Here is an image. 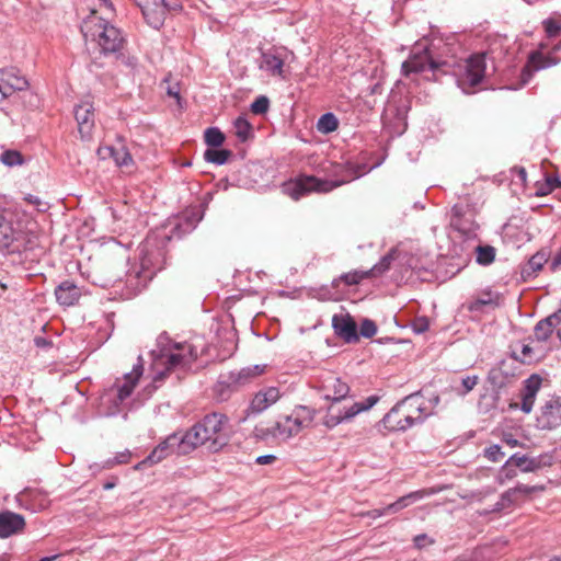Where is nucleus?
<instances>
[{
	"instance_id": "obj_1",
	"label": "nucleus",
	"mask_w": 561,
	"mask_h": 561,
	"mask_svg": "<svg viewBox=\"0 0 561 561\" xmlns=\"http://www.w3.org/2000/svg\"><path fill=\"white\" fill-rule=\"evenodd\" d=\"M228 417L221 413L207 414L193 425L184 435H181L182 451L191 453L196 447L207 445L208 449L216 453L229 442L227 431Z\"/></svg>"
},
{
	"instance_id": "obj_2",
	"label": "nucleus",
	"mask_w": 561,
	"mask_h": 561,
	"mask_svg": "<svg viewBox=\"0 0 561 561\" xmlns=\"http://www.w3.org/2000/svg\"><path fill=\"white\" fill-rule=\"evenodd\" d=\"M430 414L425 399L416 392L398 402L381 422L389 431H407L423 423Z\"/></svg>"
},
{
	"instance_id": "obj_3",
	"label": "nucleus",
	"mask_w": 561,
	"mask_h": 561,
	"mask_svg": "<svg viewBox=\"0 0 561 561\" xmlns=\"http://www.w3.org/2000/svg\"><path fill=\"white\" fill-rule=\"evenodd\" d=\"M81 33L87 42H94L104 54L117 53L123 48L125 38L116 26L92 11L81 24Z\"/></svg>"
},
{
	"instance_id": "obj_4",
	"label": "nucleus",
	"mask_w": 561,
	"mask_h": 561,
	"mask_svg": "<svg viewBox=\"0 0 561 561\" xmlns=\"http://www.w3.org/2000/svg\"><path fill=\"white\" fill-rule=\"evenodd\" d=\"M312 411L307 407L299 405L290 415L280 416L272 426H255L254 436L263 440L272 438L286 442L298 435L305 426L312 422Z\"/></svg>"
},
{
	"instance_id": "obj_5",
	"label": "nucleus",
	"mask_w": 561,
	"mask_h": 561,
	"mask_svg": "<svg viewBox=\"0 0 561 561\" xmlns=\"http://www.w3.org/2000/svg\"><path fill=\"white\" fill-rule=\"evenodd\" d=\"M379 398L370 396L363 402H347L346 399L339 402H331L323 417V425L333 428L339 424L352 421L360 412L373 408Z\"/></svg>"
},
{
	"instance_id": "obj_6",
	"label": "nucleus",
	"mask_w": 561,
	"mask_h": 561,
	"mask_svg": "<svg viewBox=\"0 0 561 561\" xmlns=\"http://www.w3.org/2000/svg\"><path fill=\"white\" fill-rule=\"evenodd\" d=\"M266 365H253L230 371L228 375H221L220 380L215 387L217 398L221 401L227 400L233 389L251 382L256 377L264 374Z\"/></svg>"
},
{
	"instance_id": "obj_7",
	"label": "nucleus",
	"mask_w": 561,
	"mask_h": 561,
	"mask_svg": "<svg viewBox=\"0 0 561 561\" xmlns=\"http://www.w3.org/2000/svg\"><path fill=\"white\" fill-rule=\"evenodd\" d=\"M345 181L321 180L313 175H301L296 181L284 184L283 191L298 201L308 193H328L344 184Z\"/></svg>"
},
{
	"instance_id": "obj_8",
	"label": "nucleus",
	"mask_w": 561,
	"mask_h": 561,
	"mask_svg": "<svg viewBox=\"0 0 561 561\" xmlns=\"http://www.w3.org/2000/svg\"><path fill=\"white\" fill-rule=\"evenodd\" d=\"M485 75V55L476 54L470 56L457 76L458 87L467 94L473 92V88L480 84Z\"/></svg>"
},
{
	"instance_id": "obj_9",
	"label": "nucleus",
	"mask_w": 561,
	"mask_h": 561,
	"mask_svg": "<svg viewBox=\"0 0 561 561\" xmlns=\"http://www.w3.org/2000/svg\"><path fill=\"white\" fill-rule=\"evenodd\" d=\"M445 65V61L434 58L427 46L416 45L409 59L402 64L401 70L403 76L409 77L411 73H422L427 70L436 71Z\"/></svg>"
},
{
	"instance_id": "obj_10",
	"label": "nucleus",
	"mask_w": 561,
	"mask_h": 561,
	"mask_svg": "<svg viewBox=\"0 0 561 561\" xmlns=\"http://www.w3.org/2000/svg\"><path fill=\"white\" fill-rule=\"evenodd\" d=\"M519 377V367L514 359H503L492 367L488 374V383L501 393H506Z\"/></svg>"
},
{
	"instance_id": "obj_11",
	"label": "nucleus",
	"mask_w": 561,
	"mask_h": 561,
	"mask_svg": "<svg viewBox=\"0 0 561 561\" xmlns=\"http://www.w3.org/2000/svg\"><path fill=\"white\" fill-rule=\"evenodd\" d=\"M197 356V351L193 345L188 343L175 344L173 350L164 356L165 360L163 364L165 365V370L157 373L153 380H162L170 370L191 366V364L196 360Z\"/></svg>"
},
{
	"instance_id": "obj_12",
	"label": "nucleus",
	"mask_w": 561,
	"mask_h": 561,
	"mask_svg": "<svg viewBox=\"0 0 561 561\" xmlns=\"http://www.w3.org/2000/svg\"><path fill=\"white\" fill-rule=\"evenodd\" d=\"M197 356V351L193 345L188 343L175 344L173 350L164 356L165 360L163 364L165 365V370L157 373L153 380H162L170 370L191 366V364L196 360Z\"/></svg>"
},
{
	"instance_id": "obj_13",
	"label": "nucleus",
	"mask_w": 561,
	"mask_h": 561,
	"mask_svg": "<svg viewBox=\"0 0 561 561\" xmlns=\"http://www.w3.org/2000/svg\"><path fill=\"white\" fill-rule=\"evenodd\" d=\"M476 206L469 202L468 197H465L451 207L450 224L461 232H470L476 226Z\"/></svg>"
},
{
	"instance_id": "obj_14",
	"label": "nucleus",
	"mask_w": 561,
	"mask_h": 561,
	"mask_svg": "<svg viewBox=\"0 0 561 561\" xmlns=\"http://www.w3.org/2000/svg\"><path fill=\"white\" fill-rule=\"evenodd\" d=\"M176 453L178 455H186L187 453L182 451V439L180 435L172 434L165 438L161 444H159L150 455L145 458L141 462H139L135 468L139 469L142 466H151L160 462L168 455Z\"/></svg>"
},
{
	"instance_id": "obj_15",
	"label": "nucleus",
	"mask_w": 561,
	"mask_h": 561,
	"mask_svg": "<svg viewBox=\"0 0 561 561\" xmlns=\"http://www.w3.org/2000/svg\"><path fill=\"white\" fill-rule=\"evenodd\" d=\"M536 426L540 430H553L561 426V400H548L540 409L536 419Z\"/></svg>"
},
{
	"instance_id": "obj_16",
	"label": "nucleus",
	"mask_w": 561,
	"mask_h": 561,
	"mask_svg": "<svg viewBox=\"0 0 561 561\" xmlns=\"http://www.w3.org/2000/svg\"><path fill=\"white\" fill-rule=\"evenodd\" d=\"M332 328L334 333L346 343H355L359 339L357 324L350 313L333 314Z\"/></svg>"
},
{
	"instance_id": "obj_17",
	"label": "nucleus",
	"mask_w": 561,
	"mask_h": 561,
	"mask_svg": "<svg viewBox=\"0 0 561 561\" xmlns=\"http://www.w3.org/2000/svg\"><path fill=\"white\" fill-rule=\"evenodd\" d=\"M27 85V80L13 70L0 69V103L16 91L25 90Z\"/></svg>"
},
{
	"instance_id": "obj_18",
	"label": "nucleus",
	"mask_w": 561,
	"mask_h": 561,
	"mask_svg": "<svg viewBox=\"0 0 561 561\" xmlns=\"http://www.w3.org/2000/svg\"><path fill=\"white\" fill-rule=\"evenodd\" d=\"M75 118L82 139H90L94 128V107L90 101H83L75 107Z\"/></svg>"
},
{
	"instance_id": "obj_19",
	"label": "nucleus",
	"mask_w": 561,
	"mask_h": 561,
	"mask_svg": "<svg viewBox=\"0 0 561 561\" xmlns=\"http://www.w3.org/2000/svg\"><path fill=\"white\" fill-rule=\"evenodd\" d=\"M280 398V392L277 387H267L265 389L260 390L253 397L250 402V405L247 409V415L250 414H260L266 409H268L272 404L276 403Z\"/></svg>"
},
{
	"instance_id": "obj_20",
	"label": "nucleus",
	"mask_w": 561,
	"mask_h": 561,
	"mask_svg": "<svg viewBox=\"0 0 561 561\" xmlns=\"http://www.w3.org/2000/svg\"><path fill=\"white\" fill-rule=\"evenodd\" d=\"M169 7L165 0H153L152 3L141 7L146 22L156 30L163 25Z\"/></svg>"
},
{
	"instance_id": "obj_21",
	"label": "nucleus",
	"mask_w": 561,
	"mask_h": 561,
	"mask_svg": "<svg viewBox=\"0 0 561 561\" xmlns=\"http://www.w3.org/2000/svg\"><path fill=\"white\" fill-rule=\"evenodd\" d=\"M25 519L21 514L3 511L0 513V538H9L23 531Z\"/></svg>"
},
{
	"instance_id": "obj_22",
	"label": "nucleus",
	"mask_w": 561,
	"mask_h": 561,
	"mask_svg": "<svg viewBox=\"0 0 561 561\" xmlns=\"http://www.w3.org/2000/svg\"><path fill=\"white\" fill-rule=\"evenodd\" d=\"M144 373V365L142 359L139 356L138 357V364H136L133 368V370L125 375L124 381L122 383L115 385L116 391H117V401L122 403L124 400H126L134 391V388L136 387L140 376Z\"/></svg>"
},
{
	"instance_id": "obj_23",
	"label": "nucleus",
	"mask_w": 561,
	"mask_h": 561,
	"mask_svg": "<svg viewBox=\"0 0 561 561\" xmlns=\"http://www.w3.org/2000/svg\"><path fill=\"white\" fill-rule=\"evenodd\" d=\"M546 458V456L528 457L526 455L514 454L505 462L504 469H507L508 466H515L523 472H535L549 465V462L545 461Z\"/></svg>"
},
{
	"instance_id": "obj_24",
	"label": "nucleus",
	"mask_w": 561,
	"mask_h": 561,
	"mask_svg": "<svg viewBox=\"0 0 561 561\" xmlns=\"http://www.w3.org/2000/svg\"><path fill=\"white\" fill-rule=\"evenodd\" d=\"M541 387V378L538 375H531L524 382V388L522 390V404L520 410L528 414L531 412L536 396Z\"/></svg>"
},
{
	"instance_id": "obj_25",
	"label": "nucleus",
	"mask_w": 561,
	"mask_h": 561,
	"mask_svg": "<svg viewBox=\"0 0 561 561\" xmlns=\"http://www.w3.org/2000/svg\"><path fill=\"white\" fill-rule=\"evenodd\" d=\"M18 232L13 227V214L0 209V250L8 249L16 239Z\"/></svg>"
},
{
	"instance_id": "obj_26",
	"label": "nucleus",
	"mask_w": 561,
	"mask_h": 561,
	"mask_svg": "<svg viewBox=\"0 0 561 561\" xmlns=\"http://www.w3.org/2000/svg\"><path fill=\"white\" fill-rule=\"evenodd\" d=\"M57 301L62 306H73L81 297L80 288L71 280L61 282L55 289Z\"/></svg>"
},
{
	"instance_id": "obj_27",
	"label": "nucleus",
	"mask_w": 561,
	"mask_h": 561,
	"mask_svg": "<svg viewBox=\"0 0 561 561\" xmlns=\"http://www.w3.org/2000/svg\"><path fill=\"white\" fill-rule=\"evenodd\" d=\"M324 389L328 390L325 399L331 402H339L346 399L350 393V386L339 377L331 376L325 380Z\"/></svg>"
},
{
	"instance_id": "obj_28",
	"label": "nucleus",
	"mask_w": 561,
	"mask_h": 561,
	"mask_svg": "<svg viewBox=\"0 0 561 561\" xmlns=\"http://www.w3.org/2000/svg\"><path fill=\"white\" fill-rule=\"evenodd\" d=\"M259 67L271 76L285 77L283 70L284 59L273 51L262 53Z\"/></svg>"
},
{
	"instance_id": "obj_29",
	"label": "nucleus",
	"mask_w": 561,
	"mask_h": 561,
	"mask_svg": "<svg viewBox=\"0 0 561 561\" xmlns=\"http://www.w3.org/2000/svg\"><path fill=\"white\" fill-rule=\"evenodd\" d=\"M561 319V312H554L553 314L540 320L535 327V336L537 341L545 342L547 341L552 332L554 331V327H558V321Z\"/></svg>"
},
{
	"instance_id": "obj_30",
	"label": "nucleus",
	"mask_w": 561,
	"mask_h": 561,
	"mask_svg": "<svg viewBox=\"0 0 561 561\" xmlns=\"http://www.w3.org/2000/svg\"><path fill=\"white\" fill-rule=\"evenodd\" d=\"M503 393L493 388H486L485 392L481 394L478 401V409L480 413L486 414L500 407L501 397Z\"/></svg>"
},
{
	"instance_id": "obj_31",
	"label": "nucleus",
	"mask_w": 561,
	"mask_h": 561,
	"mask_svg": "<svg viewBox=\"0 0 561 561\" xmlns=\"http://www.w3.org/2000/svg\"><path fill=\"white\" fill-rule=\"evenodd\" d=\"M152 245H153V238L151 236H149L146 239V242L144 243L142 249H141V253H142L141 265L146 270H148L150 267L160 270L161 261L159 259L162 257L163 254L161 252H159L158 257H153V253L151 252Z\"/></svg>"
},
{
	"instance_id": "obj_32",
	"label": "nucleus",
	"mask_w": 561,
	"mask_h": 561,
	"mask_svg": "<svg viewBox=\"0 0 561 561\" xmlns=\"http://www.w3.org/2000/svg\"><path fill=\"white\" fill-rule=\"evenodd\" d=\"M231 154L232 152L228 149H217L213 147L204 152V159L216 165H222L228 161Z\"/></svg>"
},
{
	"instance_id": "obj_33",
	"label": "nucleus",
	"mask_w": 561,
	"mask_h": 561,
	"mask_svg": "<svg viewBox=\"0 0 561 561\" xmlns=\"http://www.w3.org/2000/svg\"><path fill=\"white\" fill-rule=\"evenodd\" d=\"M365 278H369L367 271H353L341 275L339 279H334L332 285L337 287V283L341 280L347 286H353L359 284Z\"/></svg>"
},
{
	"instance_id": "obj_34",
	"label": "nucleus",
	"mask_w": 561,
	"mask_h": 561,
	"mask_svg": "<svg viewBox=\"0 0 561 561\" xmlns=\"http://www.w3.org/2000/svg\"><path fill=\"white\" fill-rule=\"evenodd\" d=\"M337 126L339 121L333 113L323 114L317 123V129L322 134H330L334 131Z\"/></svg>"
},
{
	"instance_id": "obj_35",
	"label": "nucleus",
	"mask_w": 561,
	"mask_h": 561,
	"mask_svg": "<svg viewBox=\"0 0 561 561\" xmlns=\"http://www.w3.org/2000/svg\"><path fill=\"white\" fill-rule=\"evenodd\" d=\"M394 253L396 251L389 252L377 264L368 270L367 272L369 277H376L387 272L390 268L392 261L394 260Z\"/></svg>"
},
{
	"instance_id": "obj_36",
	"label": "nucleus",
	"mask_w": 561,
	"mask_h": 561,
	"mask_svg": "<svg viewBox=\"0 0 561 561\" xmlns=\"http://www.w3.org/2000/svg\"><path fill=\"white\" fill-rule=\"evenodd\" d=\"M479 382V377L477 375L472 376H466L461 378V382L459 386H453V390L457 396L465 397L468 394L471 390L474 389V387Z\"/></svg>"
},
{
	"instance_id": "obj_37",
	"label": "nucleus",
	"mask_w": 561,
	"mask_h": 561,
	"mask_svg": "<svg viewBox=\"0 0 561 561\" xmlns=\"http://www.w3.org/2000/svg\"><path fill=\"white\" fill-rule=\"evenodd\" d=\"M234 134L241 141H247L252 136V127L250 123L244 118L239 116L234 121Z\"/></svg>"
},
{
	"instance_id": "obj_38",
	"label": "nucleus",
	"mask_w": 561,
	"mask_h": 561,
	"mask_svg": "<svg viewBox=\"0 0 561 561\" xmlns=\"http://www.w3.org/2000/svg\"><path fill=\"white\" fill-rule=\"evenodd\" d=\"M205 142L209 147L218 148L225 141V135L217 127H209L204 133Z\"/></svg>"
},
{
	"instance_id": "obj_39",
	"label": "nucleus",
	"mask_w": 561,
	"mask_h": 561,
	"mask_svg": "<svg viewBox=\"0 0 561 561\" xmlns=\"http://www.w3.org/2000/svg\"><path fill=\"white\" fill-rule=\"evenodd\" d=\"M495 260V249L492 245H479L477 248V263L489 265Z\"/></svg>"
},
{
	"instance_id": "obj_40",
	"label": "nucleus",
	"mask_w": 561,
	"mask_h": 561,
	"mask_svg": "<svg viewBox=\"0 0 561 561\" xmlns=\"http://www.w3.org/2000/svg\"><path fill=\"white\" fill-rule=\"evenodd\" d=\"M0 161L8 167L22 165L24 159L18 150H4L0 156Z\"/></svg>"
},
{
	"instance_id": "obj_41",
	"label": "nucleus",
	"mask_w": 561,
	"mask_h": 561,
	"mask_svg": "<svg viewBox=\"0 0 561 561\" xmlns=\"http://www.w3.org/2000/svg\"><path fill=\"white\" fill-rule=\"evenodd\" d=\"M511 359H514L515 364L519 362L522 364L530 365L536 360V356L534 355V350L529 345L523 344L520 353L517 354L516 352H513V357Z\"/></svg>"
},
{
	"instance_id": "obj_42",
	"label": "nucleus",
	"mask_w": 561,
	"mask_h": 561,
	"mask_svg": "<svg viewBox=\"0 0 561 561\" xmlns=\"http://www.w3.org/2000/svg\"><path fill=\"white\" fill-rule=\"evenodd\" d=\"M270 107V100L265 95L257 96L251 104V112L255 115L265 114Z\"/></svg>"
},
{
	"instance_id": "obj_43",
	"label": "nucleus",
	"mask_w": 561,
	"mask_h": 561,
	"mask_svg": "<svg viewBox=\"0 0 561 561\" xmlns=\"http://www.w3.org/2000/svg\"><path fill=\"white\" fill-rule=\"evenodd\" d=\"M548 37H556L561 33V22L549 18L542 22Z\"/></svg>"
},
{
	"instance_id": "obj_44",
	"label": "nucleus",
	"mask_w": 561,
	"mask_h": 561,
	"mask_svg": "<svg viewBox=\"0 0 561 561\" xmlns=\"http://www.w3.org/2000/svg\"><path fill=\"white\" fill-rule=\"evenodd\" d=\"M359 333L362 336L369 339L377 333V325L370 319H364L360 323Z\"/></svg>"
},
{
	"instance_id": "obj_45",
	"label": "nucleus",
	"mask_w": 561,
	"mask_h": 561,
	"mask_svg": "<svg viewBox=\"0 0 561 561\" xmlns=\"http://www.w3.org/2000/svg\"><path fill=\"white\" fill-rule=\"evenodd\" d=\"M423 497L422 492H411L404 496L399 497L396 502L399 505L400 510H403L404 507H408L413 502L420 500Z\"/></svg>"
},
{
	"instance_id": "obj_46",
	"label": "nucleus",
	"mask_w": 561,
	"mask_h": 561,
	"mask_svg": "<svg viewBox=\"0 0 561 561\" xmlns=\"http://www.w3.org/2000/svg\"><path fill=\"white\" fill-rule=\"evenodd\" d=\"M513 490H515L516 495H518L520 497V496H527V495H529L533 492L543 491L545 486L543 485H531V486H529V485H526V484H518L515 488H513Z\"/></svg>"
},
{
	"instance_id": "obj_47",
	"label": "nucleus",
	"mask_w": 561,
	"mask_h": 561,
	"mask_svg": "<svg viewBox=\"0 0 561 561\" xmlns=\"http://www.w3.org/2000/svg\"><path fill=\"white\" fill-rule=\"evenodd\" d=\"M107 150L111 151L117 165H127L131 161V156L125 150L115 151L111 147H108Z\"/></svg>"
},
{
	"instance_id": "obj_48",
	"label": "nucleus",
	"mask_w": 561,
	"mask_h": 561,
	"mask_svg": "<svg viewBox=\"0 0 561 561\" xmlns=\"http://www.w3.org/2000/svg\"><path fill=\"white\" fill-rule=\"evenodd\" d=\"M493 305V299L488 295L485 298H477L468 304V309L470 311H481L483 307Z\"/></svg>"
},
{
	"instance_id": "obj_49",
	"label": "nucleus",
	"mask_w": 561,
	"mask_h": 561,
	"mask_svg": "<svg viewBox=\"0 0 561 561\" xmlns=\"http://www.w3.org/2000/svg\"><path fill=\"white\" fill-rule=\"evenodd\" d=\"M411 327L415 333L421 334L428 330L430 321L426 317H417L413 320Z\"/></svg>"
},
{
	"instance_id": "obj_50",
	"label": "nucleus",
	"mask_w": 561,
	"mask_h": 561,
	"mask_svg": "<svg viewBox=\"0 0 561 561\" xmlns=\"http://www.w3.org/2000/svg\"><path fill=\"white\" fill-rule=\"evenodd\" d=\"M547 259L545 254L542 253H536L533 255L528 261V267L531 270V272L540 271L546 263Z\"/></svg>"
},
{
	"instance_id": "obj_51",
	"label": "nucleus",
	"mask_w": 561,
	"mask_h": 561,
	"mask_svg": "<svg viewBox=\"0 0 561 561\" xmlns=\"http://www.w3.org/2000/svg\"><path fill=\"white\" fill-rule=\"evenodd\" d=\"M504 456L505 454L499 445H493L485 449V457L491 461H500Z\"/></svg>"
},
{
	"instance_id": "obj_52",
	"label": "nucleus",
	"mask_w": 561,
	"mask_h": 561,
	"mask_svg": "<svg viewBox=\"0 0 561 561\" xmlns=\"http://www.w3.org/2000/svg\"><path fill=\"white\" fill-rule=\"evenodd\" d=\"M413 541H414V546L419 549H422L427 545L434 543V540L431 539L426 534H421V535L415 536Z\"/></svg>"
},
{
	"instance_id": "obj_53",
	"label": "nucleus",
	"mask_w": 561,
	"mask_h": 561,
	"mask_svg": "<svg viewBox=\"0 0 561 561\" xmlns=\"http://www.w3.org/2000/svg\"><path fill=\"white\" fill-rule=\"evenodd\" d=\"M115 466H118L117 462H115V458H108L104 461H102L101 463H94L93 466H91V469H95V470H106V469H112L114 468Z\"/></svg>"
},
{
	"instance_id": "obj_54",
	"label": "nucleus",
	"mask_w": 561,
	"mask_h": 561,
	"mask_svg": "<svg viewBox=\"0 0 561 561\" xmlns=\"http://www.w3.org/2000/svg\"><path fill=\"white\" fill-rule=\"evenodd\" d=\"M130 457H131V453L128 449H125L124 451L117 453L114 456L115 462H117V465L128 463L129 460H130Z\"/></svg>"
},
{
	"instance_id": "obj_55",
	"label": "nucleus",
	"mask_w": 561,
	"mask_h": 561,
	"mask_svg": "<svg viewBox=\"0 0 561 561\" xmlns=\"http://www.w3.org/2000/svg\"><path fill=\"white\" fill-rule=\"evenodd\" d=\"M552 192L550 184H547L546 181L543 183H537L536 185V195L537 196H546Z\"/></svg>"
},
{
	"instance_id": "obj_56",
	"label": "nucleus",
	"mask_w": 561,
	"mask_h": 561,
	"mask_svg": "<svg viewBox=\"0 0 561 561\" xmlns=\"http://www.w3.org/2000/svg\"><path fill=\"white\" fill-rule=\"evenodd\" d=\"M518 500H519V496L516 495L515 490H513V488L508 489L502 495V501L507 502L510 504H513V503L517 502Z\"/></svg>"
},
{
	"instance_id": "obj_57",
	"label": "nucleus",
	"mask_w": 561,
	"mask_h": 561,
	"mask_svg": "<svg viewBox=\"0 0 561 561\" xmlns=\"http://www.w3.org/2000/svg\"><path fill=\"white\" fill-rule=\"evenodd\" d=\"M545 181L547 184H550L552 191L561 187V180L557 175H547Z\"/></svg>"
},
{
	"instance_id": "obj_58",
	"label": "nucleus",
	"mask_w": 561,
	"mask_h": 561,
	"mask_svg": "<svg viewBox=\"0 0 561 561\" xmlns=\"http://www.w3.org/2000/svg\"><path fill=\"white\" fill-rule=\"evenodd\" d=\"M275 460H276V457L274 455H263V456H259L256 458V463L270 465V463H273Z\"/></svg>"
},
{
	"instance_id": "obj_59",
	"label": "nucleus",
	"mask_w": 561,
	"mask_h": 561,
	"mask_svg": "<svg viewBox=\"0 0 561 561\" xmlns=\"http://www.w3.org/2000/svg\"><path fill=\"white\" fill-rule=\"evenodd\" d=\"M551 268L552 270L561 268V249L554 254L552 262H551Z\"/></svg>"
},
{
	"instance_id": "obj_60",
	"label": "nucleus",
	"mask_w": 561,
	"mask_h": 561,
	"mask_svg": "<svg viewBox=\"0 0 561 561\" xmlns=\"http://www.w3.org/2000/svg\"><path fill=\"white\" fill-rule=\"evenodd\" d=\"M386 514H387V512H386V508L383 507L381 510L376 508V510L369 511L367 513V516H369L371 518H377V517L383 516Z\"/></svg>"
},
{
	"instance_id": "obj_61",
	"label": "nucleus",
	"mask_w": 561,
	"mask_h": 561,
	"mask_svg": "<svg viewBox=\"0 0 561 561\" xmlns=\"http://www.w3.org/2000/svg\"><path fill=\"white\" fill-rule=\"evenodd\" d=\"M385 508H386L387 514L388 513L394 514V513H398L399 511H401L399 505L397 504V502H393V503L387 505Z\"/></svg>"
},
{
	"instance_id": "obj_62",
	"label": "nucleus",
	"mask_w": 561,
	"mask_h": 561,
	"mask_svg": "<svg viewBox=\"0 0 561 561\" xmlns=\"http://www.w3.org/2000/svg\"><path fill=\"white\" fill-rule=\"evenodd\" d=\"M502 471L505 472V476L507 479H512L516 476V471L511 468V466L507 467V469L502 468Z\"/></svg>"
},
{
	"instance_id": "obj_63",
	"label": "nucleus",
	"mask_w": 561,
	"mask_h": 561,
	"mask_svg": "<svg viewBox=\"0 0 561 561\" xmlns=\"http://www.w3.org/2000/svg\"><path fill=\"white\" fill-rule=\"evenodd\" d=\"M34 342H35V345L38 347H44V346L48 345V342L44 337H39V336L35 337Z\"/></svg>"
},
{
	"instance_id": "obj_64",
	"label": "nucleus",
	"mask_w": 561,
	"mask_h": 561,
	"mask_svg": "<svg viewBox=\"0 0 561 561\" xmlns=\"http://www.w3.org/2000/svg\"><path fill=\"white\" fill-rule=\"evenodd\" d=\"M60 557V554H54L49 557H43L39 561H55Z\"/></svg>"
}]
</instances>
